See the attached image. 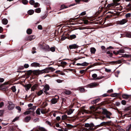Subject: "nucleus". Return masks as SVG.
<instances>
[{
    "instance_id": "f257e3e1",
    "label": "nucleus",
    "mask_w": 131,
    "mask_h": 131,
    "mask_svg": "<svg viewBox=\"0 0 131 131\" xmlns=\"http://www.w3.org/2000/svg\"><path fill=\"white\" fill-rule=\"evenodd\" d=\"M55 70V69L52 67H49L41 70H35L33 71V74L37 75L43 73H48L50 71L53 72Z\"/></svg>"
},
{
    "instance_id": "f03ea898",
    "label": "nucleus",
    "mask_w": 131,
    "mask_h": 131,
    "mask_svg": "<svg viewBox=\"0 0 131 131\" xmlns=\"http://www.w3.org/2000/svg\"><path fill=\"white\" fill-rule=\"evenodd\" d=\"M102 113L104 115L102 116V119L103 120L106 119V118H111L110 116L112 115V113L108 111L106 109H102Z\"/></svg>"
},
{
    "instance_id": "7ed1b4c3",
    "label": "nucleus",
    "mask_w": 131,
    "mask_h": 131,
    "mask_svg": "<svg viewBox=\"0 0 131 131\" xmlns=\"http://www.w3.org/2000/svg\"><path fill=\"white\" fill-rule=\"evenodd\" d=\"M84 126L86 127H89L91 130H95L96 129L97 127L101 126L100 124L96 126H95L94 124L92 123L90 124L88 123H85L84 125Z\"/></svg>"
},
{
    "instance_id": "20e7f679",
    "label": "nucleus",
    "mask_w": 131,
    "mask_h": 131,
    "mask_svg": "<svg viewBox=\"0 0 131 131\" xmlns=\"http://www.w3.org/2000/svg\"><path fill=\"white\" fill-rule=\"evenodd\" d=\"M99 85V84L96 83L95 82H94L87 85H86V87L87 88H92L96 87Z\"/></svg>"
},
{
    "instance_id": "39448f33",
    "label": "nucleus",
    "mask_w": 131,
    "mask_h": 131,
    "mask_svg": "<svg viewBox=\"0 0 131 131\" xmlns=\"http://www.w3.org/2000/svg\"><path fill=\"white\" fill-rule=\"evenodd\" d=\"M59 97L58 95H56L55 97L52 98L51 100V103L52 104L56 103L59 100Z\"/></svg>"
},
{
    "instance_id": "423d86ee",
    "label": "nucleus",
    "mask_w": 131,
    "mask_h": 131,
    "mask_svg": "<svg viewBox=\"0 0 131 131\" xmlns=\"http://www.w3.org/2000/svg\"><path fill=\"white\" fill-rule=\"evenodd\" d=\"M128 21V20L126 19H123L122 20L117 21L116 22L117 24L123 25Z\"/></svg>"
},
{
    "instance_id": "0eeeda50",
    "label": "nucleus",
    "mask_w": 131,
    "mask_h": 131,
    "mask_svg": "<svg viewBox=\"0 0 131 131\" xmlns=\"http://www.w3.org/2000/svg\"><path fill=\"white\" fill-rule=\"evenodd\" d=\"M8 103L9 105L8 106V109L10 110H13L15 107V105L11 102H9Z\"/></svg>"
},
{
    "instance_id": "6e6552de",
    "label": "nucleus",
    "mask_w": 131,
    "mask_h": 131,
    "mask_svg": "<svg viewBox=\"0 0 131 131\" xmlns=\"http://www.w3.org/2000/svg\"><path fill=\"white\" fill-rule=\"evenodd\" d=\"M118 5V3L117 2H113V3L108 4L107 5V7H106V8L107 7L108 8L110 9V8L111 7H114L115 6H117Z\"/></svg>"
},
{
    "instance_id": "1a4fd4ad",
    "label": "nucleus",
    "mask_w": 131,
    "mask_h": 131,
    "mask_svg": "<svg viewBox=\"0 0 131 131\" xmlns=\"http://www.w3.org/2000/svg\"><path fill=\"white\" fill-rule=\"evenodd\" d=\"M121 94L120 93H114L111 94L110 95V96L112 97H117L119 98L120 100H121V98L120 97Z\"/></svg>"
},
{
    "instance_id": "9d476101",
    "label": "nucleus",
    "mask_w": 131,
    "mask_h": 131,
    "mask_svg": "<svg viewBox=\"0 0 131 131\" xmlns=\"http://www.w3.org/2000/svg\"><path fill=\"white\" fill-rule=\"evenodd\" d=\"M130 95L124 94H122V97L123 98L126 100H128V101H129L130 99Z\"/></svg>"
},
{
    "instance_id": "9b49d317",
    "label": "nucleus",
    "mask_w": 131,
    "mask_h": 131,
    "mask_svg": "<svg viewBox=\"0 0 131 131\" xmlns=\"http://www.w3.org/2000/svg\"><path fill=\"white\" fill-rule=\"evenodd\" d=\"M41 48L45 50L46 51H49V47L48 45H42L41 46Z\"/></svg>"
},
{
    "instance_id": "f8f14e48",
    "label": "nucleus",
    "mask_w": 131,
    "mask_h": 131,
    "mask_svg": "<svg viewBox=\"0 0 131 131\" xmlns=\"http://www.w3.org/2000/svg\"><path fill=\"white\" fill-rule=\"evenodd\" d=\"M67 37L68 39L72 40L76 38V36L74 34L70 35L68 34H67Z\"/></svg>"
},
{
    "instance_id": "ddd939ff",
    "label": "nucleus",
    "mask_w": 131,
    "mask_h": 131,
    "mask_svg": "<svg viewBox=\"0 0 131 131\" xmlns=\"http://www.w3.org/2000/svg\"><path fill=\"white\" fill-rule=\"evenodd\" d=\"M111 121H110L107 122H103L101 123L100 124L101 126H102L104 125H109L111 124Z\"/></svg>"
},
{
    "instance_id": "4468645a",
    "label": "nucleus",
    "mask_w": 131,
    "mask_h": 131,
    "mask_svg": "<svg viewBox=\"0 0 131 131\" xmlns=\"http://www.w3.org/2000/svg\"><path fill=\"white\" fill-rule=\"evenodd\" d=\"M78 46L76 44H73L70 45L69 46V48L70 49H75L78 47Z\"/></svg>"
},
{
    "instance_id": "2eb2a0df",
    "label": "nucleus",
    "mask_w": 131,
    "mask_h": 131,
    "mask_svg": "<svg viewBox=\"0 0 131 131\" xmlns=\"http://www.w3.org/2000/svg\"><path fill=\"white\" fill-rule=\"evenodd\" d=\"M78 90H79L81 93H84L86 91L85 89L83 87L81 86L79 87L78 88Z\"/></svg>"
},
{
    "instance_id": "dca6fc26",
    "label": "nucleus",
    "mask_w": 131,
    "mask_h": 131,
    "mask_svg": "<svg viewBox=\"0 0 131 131\" xmlns=\"http://www.w3.org/2000/svg\"><path fill=\"white\" fill-rule=\"evenodd\" d=\"M40 64L37 62H34L32 63L31 64V66L32 67H37L40 66Z\"/></svg>"
},
{
    "instance_id": "f3484780",
    "label": "nucleus",
    "mask_w": 131,
    "mask_h": 131,
    "mask_svg": "<svg viewBox=\"0 0 131 131\" xmlns=\"http://www.w3.org/2000/svg\"><path fill=\"white\" fill-rule=\"evenodd\" d=\"M31 118V117L30 116H27L25 118L24 121L26 123L28 122L30 120Z\"/></svg>"
},
{
    "instance_id": "a211bd4d",
    "label": "nucleus",
    "mask_w": 131,
    "mask_h": 131,
    "mask_svg": "<svg viewBox=\"0 0 131 131\" xmlns=\"http://www.w3.org/2000/svg\"><path fill=\"white\" fill-rule=\"evenodd\" d=\"M50 88L49 85L47 84L44 86L43 90V91H48L49 90Z\"/></svg>"
},
{
    "instance_id": "6ab92c4d",
    "label": "nucleus",
    "mask_w": 131,
    "mask_h": 131,
    "mask_svg": "<svg viewBox=\"0 0 131 131\" xmlns=\"http://www.w3.org/2000/svg\"><path fill=\"white\" fill-rule=\"evenodd\" d=\"M107 2V1H106L105 2L104 1H101V3H105V4H104V7H102L101 8H100V7L99 9H100V10H99V11H100V12H101L102 11V10H103V8L105 7L106 4L105 3L106 2Z\"/></svg>"
},
{
    "instance_id": "aec40b11",
    "label": "nucleus",
    "mask_w": 131,
    "mask_h": 131,
    "mask_svg": "<svg viewBox=\"0 0 131 131\" xmlns=\"http://www.w3.org/2000/svg\"><path fill=\"white\" fill-rule=\"evenodd\" d=\"M31 86V85L30 84H29L25 85L24 87L25 88L26 90H27L30 89Z\"/></svg>"
},
{
    "instance_id": "412c9836",
    "label": "nucleus",
    "mask_w": 131,
    "mask_h": 131,
    "mask_svg": "<svg viewBox=\"0 0 131 131\" xmlns=\"http://www.w3.org/2000/svg\"><path fill=\"white\" fill-rule=\"evenodd\" d=\"M124 35L126 37L129 38H131V32H126L124 33Z\"/></svg>"
},
{
    "instance_id": "4be33fe9",
    "label": "nucleus",
    "mask_w": 131,
    "mask_h": 131,
    "mask_svg": "<svg viewBox=\"0 0 131 131\" xmlns=\"http://www.w3.org/2000/svg\"><path fill=\"white\" fill-rule=\"evenodd\" d=\"M42 114H45L48 112V111L46 109H44L43 108H41L40 110Z\"/></svg>"
},
{
    "instance_id": "5701e85b",
    "label": "nucleus",
    "mask_w": 131,
    "mask_h": 131,
    "mask_svg": "<svg viewBox=\"0 0 131 131\" xmlns=\"http://www.w3.org/2000/svg\"><path fill=\"white\" fill-rule=\"evenodd\" d=\"M38 86V85L37 84H35L33 85L31 88V91H34L36 89Z\"/></svg>"
},
{
    "instance_id": "b1692460",
    "label": "nucleus",
    "mask_w": 131,
    "mask_h": 131,
    "mask_svg": "<svg viewBox=\"0 0 131 131\" xmlns=\"http://www.w3.org/2000/svg\"><path fill=\"white\" fill-rule=\"evenodd\" d=\"M2 23L4 25H6L8 23V20L6 18H4L2 20Z\"/></svg>"
},
{
    "instance_id": "393cba45",
    "label": "nucleus",
    "mask_w": 131,
    "mask_h": 131,
    "mask_svg": "<svg viewBox=\"0 0 131 131\" xmlns=\"http://www.w3.org/2000/svg\"><path fill=\"white\" fill-rule=\"evenodd\" d=\"M100 100V99L99 98H98L96 99L95 100L92 101L91 103L93 104H96Z\"/></svg>"
},
{
    "instance_id": "a878e982",
    "label": "nucleus",
    "mask_w": 131,
    "mask_h": 131,
    "mask_svg": "<svg viewBox=\"0 0 131 131\" xmlns=\"http://www.w3.org/2000/svg\"><path fill=\"white\" fill-rule=\"evenodd\" d=\"M67 37V34H66L65 35H64V34H63V35L62 36L61 39V40H63L65 39L66 38L68 39Z\"/></svg>"
},
{
    "instance_id": "bb28decb",
    "label": "nucleus",
    "mask_w": 131,
    "mask_h": 131,
    "mask_svg": "<svg viewBox=\"0 0 131 131\" xmlns=\"http://www.w3.org/2000/svg\"><path fill=\"white\" fill-rule=\"evenodd\" d=\"M122 62V61L121 60H119L116 61H112L111 62V63H114V64H116L117 63H121Z\"/></svg>"
},
{
    "instance_id": "cd10ccee",
    "label": "nucleus",
    "mask_w": 131,
    "mask_h": 131,
    "mask_svg": "<svg viewBox=\"0 0 131 131\" xmlns=\"http://www.w3.org/2000/svg\"><path fill=\"white\" fill-rule=\"evenodd\" d=\"M43 90H40L37 92H36V93L37 95L38 96H39L42 94L43 93Z\"/></svg>"
},
{
    "instance_id": "c85d7f7f",
    "label": "nucleus",
    "mask_w": 131,
    "mask_h": 131,
    "mask_svg": "<svg viewBox=\"0 0 131 131\" xmlns=\"http://www.w3.org/2000/svg\"><path fill=\"white\" fill-rule=\"evenodd\" d=\"M33 71H32L31 70H30L28 71H26L25 72H26V74L28 76L30 75L32 73H33V71Z\"/></svg>"
},
{
    "instance_id": "c756f323",
    "label": "nucleus",
    "mask_w": 131,
    "mask_h": 131,
    "mask_svg": "<svg viewBox=\"0 0 131 131\" xmlns=\"http://www.w3.org/2000/svg\"><path fill=\"white\" fill-rule=\"evenodd\" d=\"M96 51V49L94 47L91 48H90V51L91 53L94 54Z\"/></svg>"
},
{
    "instance_id": "7c9ffc66",
    "label": "nucleus",
    "mask_w": 131,
    "mask_h": 131,
    "mask_svg": "<svg viewBox=\"0 0 131 131\" xmlns=\"http://www.w3.org/2000/svg\"><path fill=\"white\" fill-rule=\"evenodd\" d=\"M34 13V10H33L30 9L27 12L28 14L31 15L33 14Z\"/></svg>"
},
{
    "instance_id": "2f4dec72",
    "label": "nucleus",
    "mask_w": 131,
    "mask_h": 131,
    "mask_svg": "<svg viewBox=\"0 0 131 131\" xmlns=\"http://www.w3.org/2000/svg\"><path fill=\"white\" fill-rule=\"evenodd\" d=\"M32 30L30 28L28 29L27 30V31H26L27 33V34H28V35H30V34H31L32 33Z\"/></svg>"
},
{
    "instance_id": "473e14b6",
    "label": "nucleus",
    "mask_w": 131,
    "mask_h": 131,
    "mask_svg": "<svg viewBox=\"0 0 131 131\" xmlns=\"http://www.w3.org/2000/svg\"><path fill=\"white\" fill-rule=\"evenodd\" d=\"M74 110L70 109L67 112V114L68 115H69L71 114L73 112Z\"/></svg>"
},
{
    "instance_id": "72a5a7b5",
    "label": "nucleus",
    "mask_w": 131,
    "mask_h": 131,
    "mask_svg": "<svg viewBox=\"0 0 131 131\" xmlns=\"http://www.w3.org/2000/svg\"><path fill=\"white\" fill-rule=\"evenodd\" d=\"M102 49L103 50V52H106L107 51V49H106L105 47L104 46H102L101 47Z\"/></svg>"
},
{
    "instance_id": "f704fd0d",
    "label": "nucleus",
    "mask_w": 131,
    "mask_h": 131,
    "mask_svg": "<svg viewBox=\"0 0 131 131\" xmlns=\"http://www.w3.org/2000/svg\"><path fill=\"white\" fill-rule=\"evenodd\" d=\"M68 118V116L66 114L62 115L61 117V119L62 120H64L67 119Z\"/></svg>"
},
{
    "instance_id": "c9c22d12",
    "label": "nucleus",
    "mask_w": 131,
    "mask_h": 131,
    "mask_svg": "<svg viewBox=\"0 0 131 131\" xmlns=\"http://www.w3.org/2000/svg\"><path fill=\"white\" fill-rule=\"evenodd\" d=\"M130 56L128 54H125L123 55H122L121 56L118 57V58L122 57H126V58H129L130 57Z\"/></svg>"
},
{
    "instance_id": "e433bc0d",
    "label": "nucleus",
    "mask_w": 131,
    "mask_h": 131,
    "mask_svg": "<svg viewBox=\"0 0 131 131\" xmlns=\"http://www.w3.org/2000/svg\"><path fill=\"white\" fill-rule=\"evenodd\" d=\"M107 54H109L108 56L110 57H112L113 56V53L112 52H110L109 51H107L106 52Z\"/></svg>"
},
{
    "instance_id": "4c0bfd02",
    "label": "nucleus",
    "mask_w": 131,
    "mask_h": 131,
    "mask_svg": "<svg viewBox=\"0 0 131 131\" xmlns=\"http://www.w3.org/2000/svg\"><path fill=\"white\" fill-rule=\"evenodd\" d=\"M106 104V102H105V101L102 102L101 103L98 104V106L99 107H100L102 105H103Z\"/></svg>"
},
{
    "instance_id": "58836bf2",
    "label": "nucleus",
    "mask_w": 131,
    "mask_h": 131,
    "mask_svg": "<svg viewBox=\"0 0 131 131\" xmlns=\"http://www.w3.org/2000/svg\"><path fill=\"white\" fill-rule=\"evenodd\" d=\"M11 90L13 92H15L16 90V86H13L11 88Z\"/></svg>"
},
{
    "instance_id": "ea45409f",
    "label": "nucleus",
    "mask_w": 131,
    "mask_h": 131,
    "mask_svg": "<svg viewBox=\"0 0 131 131\" xmlns=\"http://www.w3.org/2000/svg\"><path fill=\"white\" fill-rule=\"evenodd\" d=\"M29 37H31L30 38V41L35 39V37L34 35H30Z\"/></svg>"
},
{
    "instance_id": "a19ab883",
    "label": "nucleus",
    "mask_w": 131,
    "mask_h": 131,
    "mask_svg": "<svg viewBox=\"0 0 131 131\" xmlns=\"http://www.w3.org/2000/svg\"><path fill=\"white\" fill-rule=\"evenodd\" d=\"M64 93L68 95H70L71 93V92L69 90H66L64 92Z\"/></svg>"
},
{
    "instance_id": "79ce46f5",
    "label": "nucleus",
    "mask_w": 131,
    "mask_h": 131,
    "mask_svg": "<svg viewBox=\"0 0 131 131\" xmlns=\"http://www.w3.org/2000/svg\"><path fill=\"white\" fill-rule=\"evenodd\" d=\"M131 16V14L130 13H128L125 15V17L127 18H128L130 17Z\"/></svg>"
},
{
    "instance_id": "37998d69",
    "label": "nucleus",
    "mask_w": 131,
    "mask_h": 131,
    "mask_svg": "<svg viewBox=\"0 0 131 131\" xmlns=\"http://www.w3.org/2000/svg\"><path fill=\"white\" fill-rule=\"evenodd\" d=\"M22 3L24 4H27L28 3V1L27 0H22L21 1Z\"/></svg>"
},
{
    "instance_id": "c03bdc74",
    "label": "nucleus",
    "mask_w": 131,
    "mask_h": 131,
    "mask_svg": "<svg viewBox=\"0 0 131 131\" xmlns=\"http://www.w3.org/2000/svg\"><path fill=\"white\" fill-rule=\"evenodd\" d=\"M41 9L40 8H36L35 10V12L37 13H39L41 12Z\"/></svg>"
},
{
    "instance_id": "a18cd8bd",
    "label": "nucleus",
    "mask_w": 131,
    "mask_h": 131,
    "mask_svg": "<svg viewBox=\"0 0 131 131\" xmlns=\"http://www.w3.org/2000/svg\"><path fill=\"white\" fill-rule=\"evenodd\" d=\"M36 48L35 47H33L32 48V53L33 54H34L35 53H36V52L35 51V50H36Z\"/></svg>"
},
{
    "instance_id": "49530a36",
    "label": "nucleus",
    "mask_w": 131,
    "mask_h": 131,
    "mask_svg": "<svg viewBox=\"0 0 131 131\" xmlns=\"http://www.w3.org/2000/svg\"><path fill=\"white\" fill-rule=\"evenodd\" d=\"M49 49H50L49 51H51L52 52H54L55 50V47H51V48H50L49 47Z\"/></svg>"
},
{
    "instance_id": "de8ad7c7",
    "label": "nucleus",
    "mask_w": 131,
    "mask_h": 131,
    "mask_svg": "<svg viewBox=\"0 0 131 131\" xmlns=\"http://www.w3.org/2000/svg\"><path fill=\"white\" fill-rule=\"evenodd\" d=\"M81 66H87L88 65V63L85 62L83 63H81Z\"/></svg>"
},
{
    "instance_id": "09e8293b",
    "label": "nucleus",
    "mask_w": 131,
    "mask_h": 131,
    "mask_svg": "<svg viewBox=\"0 0 131 131\" xmlns=\"http://www.w3.org/2000/svg\"><path fill=\"white\" fill-rule=\"evenodd\" d=\"M40 108H38L36 111V113L38 115H40Z\"/></svg>"
},
{
    "instance_id": "8fccbe9b",
    "label": "nucleus",
    "mask_w": 131,
    "mask_h": 131,
    "mask_svg": "<svg viewBox=\"0 0 131 131\" xmlns=\"http://www.w3.org/2000/svg\"><path fill=\"white\" fill-rule=\"evenodd\" d=\"M124 50L123 49H120L119 50V51H117V54H119V53H124Z\"/></svg>"
},
{
    "instance_id": "3c124183",
    "label": "nucleus",
    "mask_w": 131,
    "mask_h": 131,
    "mask_svg": "<svg viewBox=\"0 0 131 131\" xmlns=\"http://www.w3.org/2000/svg\"><path fill=\"white\" fill-rule=\"evenodd\" d=\"M29 3L31 5H33L35 4V1L34 0H30Z\"/></svg>"
},
{
    "instance_id": "603ef678",
    "label": "nucleus",
    "mask_w": 131,
    "mask_h": 131,
    "mask_svg": "<svg viewBox=\"0 0 131 131\" xmlns=\"http://www.w3.org/2000/svg\"><path fill=\"white\" fill-rule=\"evenodd\" d=\"M68 7L64 5H61V9H63L64 8H66Z\"/></svg>"
},
{
    "instance_id": "864d4df0",
    "label": "nucleus",
    "mask_w": 131,
    "mask_h": 131,
    "mask_svg": "<svg viewBox=\"0 0 131 131\" xmlns=\"http://www.w3.org/2000/svg\"><path fill=\"white\" fill-rule=\"evenodd\" d=\"M128 101H126L125 100H123L121 101V103L122 104L125 105L126 104V102Z\"/></svg>"
},
{
    "instance_id": "5fc2aeb1",
    "label": "nucleus",
    "mask_w": 131,
    "mask_h": 131,
    "mask_svg": "<svg viewBox=\"0 0 131 131\" xmlns=\"http://www.w3.org/2000/svg\"><path fill=\"white\" fill-rule=\"evenodd\" d=\"M34 7H37L40 6V4L38 3H35Z\"/></svg>"
},
{
    "instance_id": "6e6d98bb",
    "label": "nucleus",
    "mask_w": 131,
    "mask_h": 131,
    "mask_svg": "<svg viewBox=\"0 0 131 131\" xmlns=\"http://www.w3.org/2000/svg\"><path fill=\"white\" fill-rule=\"evenodd\" d=\"M103 64L102 63L100 62H96L93 64L94 66H96L98 65H101Z\"/></svg>"
},
{
    "instance_id": "4d7b16f0",
    "label": "nucleus",
    "mask_w": 131,
    "mask_h": 131,
    "mask_svg": "<svg viewBox=\"0 0 131 131\" xmlns=\"http://www.w3.org/2000/svg\"><path fill=\"white\" fill-rule=\"evenodd\" d=\"M30 37H29V36H26L25 38V40H26V41H28V40L30 41Z\"/></svg>"
},
{
    "instance_id": "13d9d810",
    "label": "nucleus",
    "mask_w": 131,
    "mask_h": 131,
    "mask_svg": "<svg viewBox=\"0 0 131 131\" xmlns=\"http://www.w3.org/2000/svg\"><path fill=\"white\" fill-rule=\"evenodd\" d=\"M89 111L86 110H83V111L82 112V114H84V113H89Z\"/></svg>"
},
{
    "instance_id": "bf43d9fd",
    "label": "nucleus",
    "mask_w": 131,
    "mask_h": 131,
    "mask_svg": "<svg viewBox=\"0 0 131 131\" xmlns=\"http://www.w3.org/2000/svg\"><path fill=\"white\" fill-rule=\"evenodd\" d=\"M47 103L46 102H43V104L42 107L43 108H45L47 105Z\"/></svg>"
},
{
    "instance_id": "052dcab7",
    "label": "nucleus",
    "mask_w": 131,
    "mask_h": 131,
    "mask_svg": "<svg viewBox=\"0 0 131 131\" xmlns=\"http://www.w3.org/2000/svg\"><path fill=\"white\" fill-rule=\"evenodd\" d=\"M19 117H16L12 121V122H15L16 121L18 120L19 118Z\"/></svg>"
},
{
    "instance_id": "680f3d73",
    "label": "nucleus",
    "mask_w": 131,
    "mask_h": 131,
    "mask_svg": "<svg viewBox=\"0 0 131 131\" xmlns=\"http://www.w3.org/2000/svg\"><path fill=\"white\" fill-rule=\"evenodd\" d=\"M92 76L93 78L95 79L97 77V75L96 74H92Z\"/></svg>"
},
{
    "instance_id": "e2e57ef3",
    "label": "nucleus",
    "mask_w": 131,
    "mask_h": 131,
    "mask_svg": "<svg viewBox=\"0 0 131 131\" xmlns=\"http://www.w3.org/2000/svg\"><path fill=\"white\" fill-rule=\"evenodd\" d=\"M24 69V68L23 66H21L18 68V70H21L23 69Z\"/></svg>"
},
{
    "instance_id": "0e129e2a",
    "label": "nucleus",
    "mask_w": 131,
    "mask_h": 131,
    "mask_svg": "<svg viewBox=\"0 0 131 131\" xmlns=\"http://www.w3.org/2000/svg\"><path fill=\"white\" fill-rule=\"evenodd\" d=\"M30 113V111H28L25 112L24 113V114L25 115H28Z\"/></svg>"
},
{
    "instance_id": "69168bd1",
    "label": "nucleus",
    "mask_w": 131,
    "mask_h": 131,
    "mask_svg": "<svg viewBox=\"0 0 131 131\" xmlns=\"http://www.w3.org/2000/svg\"><path fill=\"white\" fill-rule=\"evenodd\" d=\"M38 28L39 29L42 30V27L41 25H39L38 26Z\"/></svg>"
},
{
    "instance_id": "338daca9",
    "label": "nucleus",
    "mask_w": 131,
    "mask_h": 131,
    "mask_svg": "<svg viewBox=\"0 0 131 131\" xmlns=\"http://www.w3.org/2000/svg\"><path fill=\"white\" fill-rule=\"evenodd\" d=\"M130 107H127L126 108H125L124 110L125 111H128L129 110H130Z\"/></svg>"
},
{
    "instance_id": "774afa93",
    "label": "nucleus",
    "mask_w": 131,
    "mask_h": 131,
    "mask_svg": "<svg viewBox=\"0 0 131 131\" xmlns=\"http://www.w3.org/2000/svg\"><path fill=\"white\" fill-rule=\"evenodd\" d=\"M29 67V65L28 64H25L24 65V68H28Z\"/></svg>"
}]
</instances>
